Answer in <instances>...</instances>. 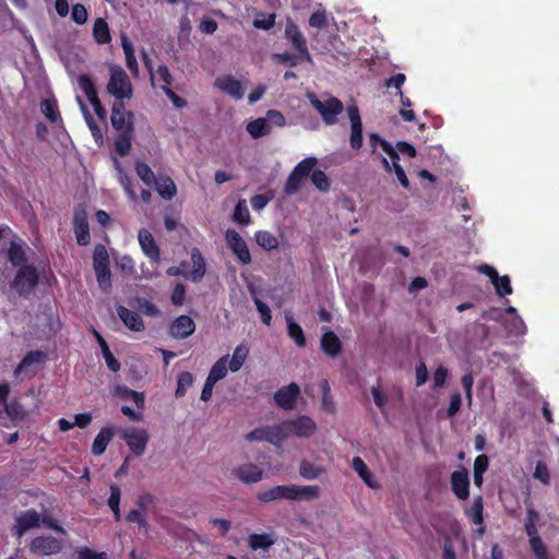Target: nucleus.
I'll return each instance as SVG.
<instances>
[{
	"mask_svg": "<svg viewBox=\"0 0 559 559\" xmlns=\"http://www.w3.org/2000/svg\"><path fill=\"white\" fill-rule=\"evenodd\" d=\"M45 358V355L43 352L35 350L28 353L22 361L19 364V366L14 370V376L16 378H23V377H29L34 374L33 367L35 365L40 364Z\"/></svg>",
	"mask_w": 559,
	"mask_h": 559,
	"instance_id": "19",
	"label": "nucleus"
},
{
	"mask_svg": "<svg viewBox=\"0 0 559 559\" xmlns=\"http://www.w3.org/2000/svg\"><path fill=\"white\" fill-rule=\"evenodd\" d=\"M405 75L403 73H397L395 74L394 76L390 78L388 81H386V86H393L395 87L396 90H399V94L401 96V100H402V105L404 106H411V102L408 98H404L403 97V93L401 91V87L402 85L404 84L405 82Z\"/></svg>",
	"mask_w": 559,
	"mask_h": 559,
	"instance_id": "61",
	"label": "nucleus"
},
{
	"mask_svg": "<svg viewBox=\"0 0 559 559\" xmlns=\"http://www.w3.org/2000/svg\"><path fill=\"white\" fill-rule=\"evenodd\" d=\"M311 181L320 191L325 192L330 189V180L322 170H313L311 174Z\"/></svg>",
	"mask_w": 559,
	"mask_h": 559,
	"instance_id": "59",
	"label": "nucleus"
},
{
	"mask_svg": "<svg viewBox=\"0 0 559 559\" xmlns=\"http://www.w3.org/2000/svg\"><path fill=\"white\" fill-rule=\"evenodd\" d=\"M302 181L304 178L293 170L286 180L285 192L287 194L297 193L301 188Z\"/></svg>",
	"mask_w": 559,
	"mask_h": 559,
	"instance_id": "56",
	"label": "nucleus"
},
{
	"mask_svg": "<svg viewBox=\"0 0 559 559\" xmlns=\"http://www.w3.org/2000/svg\"><path fill=\"white\" fill-rule=\"evenodd\" d=\"M112 438L114 429L111 427L102 428L92 444V453L94 455H102L106 451V448Z\"/></svg>",
	"mask_w": 559,
	"mask_h": 559,
	"instance_id": "30",
	"label": "nucleus"
},
{
	"mask_svg": "<svg viewBox=\"0 0 559 559\" xmlns=\"http://www.w3.org/2000/svg\"><path fill=\"white\" fill-rule=\"evenodd\" d=\"M506 314H511L509 320L503 321V325L510 335H524L526 333V325L523 319L518 314L514 307H508L503 311Z\"/></svg>",
	"mask_w": 559,
	"mask_h": 559,
	"instance_id": "24",
	"label": "nucleus"
},
{
	"mask_svg": "<svg viewBox=\"0 0 559 559\" xmlns=\"http://www.w3.org/2000/svg\"><path fill=\"white\" fill-rule=\"evenodd\" d=\"M114 167L117 171V178L120 185L122 186L124 192L128 194L130 200H136V193L132 188L131 179L124 174L120 162L117 158H114Z\"/></svg>",
	"mask_w": 559,
	"mask_h": 559,
	"instance_id": "38",
	"label": "nucleus"
},
{
	"mask_svg": "<svg viewBox=\"0 0 559 559\" xmlns=\"http://www.w3.org/2000/svg\"><path fill=\"white\" fill-rule=\"evenodd\" d=\"M138 239L144 254L153 261H159V248L153 235L147 229L142 228L139 230Z\"/></svg>",
	"mask_w": 559,
	"mask_h": 559,
	"instance_id": "21",
	"label": "nucleus"
},
{
	"mask_svg": "<svg viewBox=\"0 0 559 559\" xmlns=\"http://www.w3.org/2000/svg\"><path fill=\"white\" fill-rule=\"evenodd\" d=\"M194 330V321L188 316H180L171 323L169 333L175 338H187Z\"/></svg>",
	"mask_w": 559,
	"mask_h": 559,
	"instance_id": "22",
	"label": "nucleus"
},
{
	"mask_svg": "<svg viewBox=\"0 0 559 559\" xmlns=\"http://www.w3.org/2000/svg\"><path fill=\"white\" fill-rule=\"evenodd\" d=\"M106 90L108 94L115 97L116 102L130 99L133 95L132 83L126 71L119 66L109 68V80Z\"/></svg>",
	"mask_w": 559,
	"mask_h": 559,
	"instance_id": "2",
	"label": "nucleus"
},
{
	"mask_svg": "<svg viewBox=\"0 0 559 559\" xmlns=\"http://www.w3.org/2000/svg\"><path fill=\"white\" fill-rule=\"evenodd\" d=\"M193 383V376L188 372L183 371L178 376V385L176 390V396L181 397L186 394L187 390L192 385Z\"/></svg>",
	"mask_w": 559,
	"mask_h": 559,
	"instance_id": "54",
	"label": "nucleus"
},
{
	"mask_svg": "<svg viewBox=\"0 0 559 559\" xmlns=\"http://www.w3.org/2000/svg\"><path fill=\"white\" fill-rule=\"evenodd\" d=\"M285 319L287 322L288 335L295 341L297 346L304 347L306 345V338L304 336V331L301 326L294 321L292 314L289 313L285 314Z\"/></svg>",
	"mask_w": 559,
	"mask_h": 559,
	"instance_id": "39",
	"label": "nucleus"
},
{
	"mask_svg": "<svg viewBox=\"0 0 559 559\" xmlns=\"http://www.w3.org/2000/svg\"><path fill=\"white\" fill-rule=\"evenodd\" d=\"M347 115L350 121V146L358 150L362 145V123L358 107L350 105L347 107Z\"/></svg>",
	"mask_w": 559,
	"mask_h": 559,
	"instance_id": "15",
	"label": "nucleus"
},
{
	"mask_svg": "<svg viewBox=\"0 0 559 559\" xmlns=\"http://www.w3.org/2000/svg\"><path fill=\"white\" fill-rule=\"evenodd\" d=\"M233 475L245 484H255L263 477V471L253 463H243L233 469Z\"/></svg>",
	"mask_w": 559,
	"mask_h": 559,
	"instance_id": "17",
	"label": "nucleus"
},
{
	"mask_svg": "<svg viewBox=\"0 0 559 559\" xmlns=\"http://www.w3.org/2000/svg\"><path fill=\"white\" fill-rule=\"evenodd\" d=\"M114 394L121 400L132 401L139 408L144 407V394L141 392L133 391L126 385H117Z\"/></svg>",
	"mask_w": 559,
	"mask_h": 559,
	"instance_id": "32",
	"label": "nucleus"
},
{
	"mask_svg": "<svg viewBox=\"0 0 559 559\" xmlns=\"http://www.w3.org/2000/svg\"><path fill=\"white\" fill-rule=\"evenodd\" d=\"M87 17L88 13L83 4L78 3L72 7L71 19L73 22H75L79 25H83L84 23H86Z\"/></svg>",
	"mask_w": 559,
	"mask_h": 559,
	"instance_id": "62",
	"label": "nucleus"
},
{
	"mask_svg": "<svg viewBox=\"0 0 559 559\" xmlns=\"http://www.w3.org/2000/svg\"><path fill=\"white\" fill-rule=\"evenodd\" d=\"M477 271L481 274L487 275L490 278L491 284L495 287L496 294L500 297L512 294L511 281L508 275L500 276L497 270L489 264H481L477 267Z\"/></svg>",
	"mask_w": 559,
	"mask_h": 559,
	"instance_id": "10",
	"label": "nucleus"
},
{
	"mask_svg": "<svg viewBox=\"0 0 559 559\" xmlns=\"http://www.w3.org/2000/svg\"><path fill=\"white\" fill-rule=\"evenodd\" d=\"M275 543V539L272 534L263 533V534H251L248 537V545L252 550H267Z\"/></svg>",
	"mask_w": 559,
	"mask_h": 559,
	"instance_id": "34",
	"label": "nucleus"
},
{
	"mask_svg": "<svg viewBox=\"0 0 559 559\" xmlns=\"http://www.w3.org/2000/svg\"><path fill=\"white\" fill-rule=\"evenodd\" d=\"M483 511H484V501H483L481 496L475 497L473 499L471 506H468L464 509V513L471 520V522L473 524L479 526V528H478L479 535H483L484 531H485V528L483 526V524H484Z\"/></svg>",
	"mask_w": 559,
	"mask_h": 559,
	"instance_id": "23",
	"label": "nucleus"
},
{
	"mask_svg": "<svg viewBox=\"0 0 559 559\" xmlns=\"http://www.w3.org/2000/svg\"><path fill=\"white\" fill-rule=\"evenodd\" d=\"M117 313L124 325L130 330L139 332L144 329V322L139 313L131 311L123 306H119L117 308Z\"/></svg>",
	"mask_w": 559,
	"mask_h": 559,
	"instance_id": "27",
	"label": "nucleus"
},
{
	"mask_svg": "<svg viewBox=\"0 0 559 559\" xmlns=\"http://www.w3.org/2000/svg\"><path fill=\"white\" fill-rule=\"evenodd\" d=\"M156 80L160 82V88L166 92V88H170L169 86L173 83V76L166 66H158L156 70Z\"/></svg>",
	"mask_w": 559,
	"mask_h": 559,
	"instance_id": "60",
	"label": "nucleus"
},
{
	"mask_svg": "<svg viewBox=\"0 0 559 559\" xmlns=\"http://www.w3.org/2000/svg\"><path fill=\"white\" fill-rule=\"evenodd\" d=\"M267 119L269 126L272 127H283L286 123V119L284 115L278 110H269L266 112V116L264 117Z\"/></svg>",
	"mask_w": 559,
	"mask_h": 559,
	"instance_id": "64",
	"label": "nucleus"
},
{
	"mask_svg": "<svg viewBox=\"0 0 559 559\" xmlns=\"http://www.w3.org/2000/svg\"><path fill=\"white\" fill-rule=\"evenodd\" d=\"M98 286L102 290L108 292L111 287V274L109 267L95 270Z\"/></svg>",
	"mask_w": 559,
	"mask_h": 559,
	"instance_id": "57",
	"label": "nucleus"
},
{
	"mask_svg": "<svg viewBox=\"0 0 559 559\" xmlns=\"http://www.w3.org/2000/svg\"><path fill=\"white\" fill-rule=\"evenodd\" d=\"M530 546L536 559H548L547 547L538 535L530 536Z\"/></svg>",
	"mask_w": 559,
	"mask_h": 559,
	"instance_id": "50",
	"label": "nucleus"
},
{
	"mask_svg": "<svg viewBox=\"0 0 559 559\" xmlns=\"http://www.w3.org/2000/svg\"><path fill=\"white\" fill-rule=\"evenodd\" d=\"M118 433L126 441L133 455L141 456L145 452L150 440L146 429L130 427L119 429Z\"/></svg>",
	"mask_w": 559,
	"mask_h": 559,
	"instance_id": "4",
	"label": "nucleus"
},
{
	"mask_svg": "<svg viewBox=\"0 0 559 559\" xmlns=\"http://www.w3.org/2000/svg\"><path fill=\"white\" fill-rule=\"evenodd\" d=\"M133 132H120L115 139V151L121 155L126 156L129 154L131 150V141H132Z\"/></svg>",
	"mask_w": 559,
	"mask_h": 559,
	"instance_id": "46",
	"label": "nucleus"
},
{
	"mask_svg": "<svg viewBox=\"0 0 559 559\" xmlns=\"http://www.w3.org/2000/svg\"><path fill=\"white\" fill-rule=\"evenodd\" d=\"M317 163L318 159L316 157H307L298 163L293 170L305 179L312 171Z\"/></svg>",
	"mask_w": 559,
	"mask_h": 559,
	"instance_id": "55",
	"label": "nucleus"
},
{
	"mask_svg": "<svg viewBox=\"0 0 559 559\" xmlns=\"http://www.w3.org/2000/svg\"><path fill=\"white\" fill-rule=\"evenodd\" d=\"M451 490L459 500H467L469 497V475L465 467H461L451 474Z\"/></svg>",
	"mask_w": 559,
	"mask_h": 559,
	"instance_id": "11",
	"label": "nucleus"
},
{
	"mask_svg": "<svg viewBox=\"0 0 559 559\" xmlns=\"http://www.w3.org/2000/svg\"><path fill=\"white\" fill-rule=\"evenodd\" d=\"M257 243L266 251L274 250L278 247V239L267 230H259L254 235Z\"/></svg>",
	"mask_w": 559,
	"mask_h": 559,
	"instance_id": "42",
	"label": "nucleus"
},
{
	"mask_svg": "<svg viewBox=\"0 0 559 559\" xmlns=\"http://www.w3.org/2000/svg\"><path fill=\"white\" fill-rule=\"evenodd\" d=\"M227 362H228V355H225L221 357L211 368L207 379L213 382H218L219 380L224 379L227 374Z\"/></svg>",
	"mask_w": 559,
	"mask_h": 559,
	"instance_id": "40",
	"label": "nucleus"
},
{
	"mask_svg": "<svg viewBox=\"0 0 559 559\" xmlns=\"http://www.w3.org/2000/svg\"><path fill=\"white\" fill-rule=\"evenodd\" d=\"M266 436L267 442L274 445H281L285 440L288 439L285 423L282 421L278 425L266 427Z\"/></svg>",
	"mask_w": 559,
	"mask_h": 559,
	"instance_id": "37",
	"label": "nucleus"
},
{
	"mask_svg": "<svg viewBox=\"0 0 559 559\" xmlns=\"http://www.w3.org/2000/svg\"><path fill=\"white\" fill-rule=\"evenodd\" d=\"M352 467L366 484V486L371 489H378L380 487L379 481L360 456H355L352 460Z\"/></svg>",
	"mask_w": 559,
	"mask_h": 559,
	"instance_id": "25",
	"label": "nucleus"
},
{
	"mask_svg": "<svg viewBox=\"0 0 559 559\" xmlns=\"http://www.w3.org/2000/svg\"><path fill=\"white\" fill-rule=\"evenodd\" d=\"M73 227L78 243L80 246H86L90 242V228L87 216L84 212L75 214Z\"/></svg>",
	"mask_w": 559,
	"mask_h": 559,
	"instance_id": "26",
	"label": "nucleus"
},
{
	"mask_svg": "<svg viewBox=\"0 0 559 559\" xmlns=\"http://www.w3.org/2000/svg\"><path fill=\"white\" fill-rule=\"evenodd\" d=\"M300 393L298 384L290 383L281 388L274 395L275 402L285 409H293Z\"/></svg>",
	"mask_w": 559,
	"mask_h": 559,
	"instance_id": "18",
	"label": "nucleus"
},
{
	"mask_svg": "<svg viewBox=\"0 0 559 559\" xmlns=\"http://www.w3.org/2000/svg\"><path fill=\"white\" fill-rule=\"evenodd\" d=\"M191 261H192V270H191L190 274L188 275V277L192 282H200L203 278V276L205 275L206 265H205V261H204L199 249L193 248L191 250Z\"/></svg>",
	"mask_w": 559,
	"mask_h": 559,
	"instance_id": "28",
	"label": "nucleus"
},
{
	"mask_svg": "<svg viewBox=\"0 0 559 559\" xmlns=\"http://www.w3.org/2000/svg\"><path fill=\"white\" fill-rule=\"evenodd\" d=\"M78 99V103L80 105V108L83 112V116H84V119L95 139V141L97 143H102L103 141V133H102V130L98 128V126L96 124L94 118L92 117V115L90 114L86 105L83 103V100L81 99V97H76Z\"/></svg>",
	"mask_w": 559,
	"mask_h": 559,
	"instance_id": "41",
	"label": "nucleus"
},
{
	"mask_svg": "<svg viewBox=\"0 0 559 559\" xmlns=\"http://www.w3.org/2000/svg\"><path fill=\"white\" fill-rule=\"evenodd\" d=\"M78 84H79L80 88L85 93L88 100L94 97H97L96 88L94 86L93 81L91 80V78L88 75H86V74L80 75L78 79Z\"/></svg>",
	"mask_w": 559,
	"mask_h": 559,
	"instance_id": "53",
	"label": "nucleus"
},
{
	"mask_svg": "<svg viewBox=\"0 0 559 559\" xmlns=\"http://www.w3.org/2000/svg\"><path fill=\"white\" fill-rule=\"evenodd\" d=\"M249 354V348L245 344H239L233 353L230 360L227 362L231 372H237L243 366Z\"/></svg>",
	"mask_w": 559,
	"mask_h": 559,
	"instance_id": "36",
	"label": "nucleus"
},
{
	"mask_svg": "<svg viewBox=\"0 0 559 559\" xmlns=\"http://www.w3.org/2000/svg\"><path fill=\"white\" fill-rule=\"evenodd\" d=\"M9 260L14 266H21L25 262V251L21 243L12 241L8 251Z\"/></svg>",
	"mask_w": 559,
	"mask_h": 559,
	"instance_id": "48",
	"label": "nucleus"
},
{
	"mask_svg": "<svg viewBox=\"0 0 559 559\" xmlns=\"http://www.w3.org/2000/svg\"><path fill=\"white\" fill-rule=\"evenodd\" d=\"M135 171L140 179L147 186H153L154 182L156 181L153 170L145 163H136Z\"/></svg>",
	"mask_w": 559,
	"mask_h": 559,
	"instance_id": "52",
	"label": "nucleus"
},
{
	"mask_svg": "<svg viewBox=\"0 0 559 559\" xmlns=\"http://www.w3.org/2000/svg\"><path fill=\"white\" fill-rule=\"evenodd\" d=\"M97 341H98V344L102 348V353H103V356L106 360V364L108 366V368L114 371V372H117L119 369H120V364L118 362V360L114 357V355L111 354L107 343L105 342V340L97 333V332H94Z\"/></svg>",
	"mask_w": 559,
	"mask_h": 559,
	"instance_id": "45",
	"label": "nucleus"
},
{
	"mask_svg": "<svg viewBox=\"0 0 559 559\" xmlns=\"http://www.w3.org/2000/svg\"><path fill=\"white\" fill-rule=\"evenodd\" d=\"M540 521V514L532 507L526 506L525 531L528 536L538 535L537 525Z\"/></svg>",
	"mask_w": 559,
	"mask_h": 559,
	"instance_id": "44",
	"label": "nucleus"
},
{
	"mask_svg": "<svg viewBox=\"0 0 559 559\" xmlns=\"http://www.w3.org/2000/svg\"><path fill=\"white\" fill-rule=\"evenodd\" d=\"M41 112L49 119L51 122H57L59 120V114L57 111V105L53 100L45 99L40 104Z\"/></svg>",
	"mask_w": 559,
	"mask_h": 559,
	"instance_id": "58",
	"label": "nucleus"
},
{
	"mask_svg": "<svg viewBox=\"0 0 559 559\" xmlns=\"http://www.w3.org/2000/svg\"><path fill=\"white\" fill-rule=\"evenodd\" d=\"M29 549L39 556H49L61 550V543L51 536H39L32 540Z\"/></svg>",
	"mask_w": 559,
	"mask_h": 559,
	"instance_id": "16",
	"label": "nucleus"
},
{
	"mask_svg": "<svg viewBox=\"0 0 559 559\" xmlns=\"http://www.w3.org/2000/svg\"><path fill=\"white\" fill-rule=\"evenodd\" d=\"M321 348L330 357H336L341 352V341L338 336L332 332H325L321 337Z\"/></svg>",
	"mask_w": 559,
	"mask_h": 559,
	"instance_id": "29",
	"label": "nucleus"
},
{
	"mask_svg": "<svg viewBox=\"0 0 559 559\" xmlns=\"http://www.w3.org/2000/svg\"><path fill=\"white\" fill-rule=\"evenodd\" d=\"M93 36L98 44H107L110 41V32L107 22L99 17L94 22Z\"/></svg>",
	"mask_w": 559,
	"mask_h": 559,
	"instance_id": "43",
	"label": "nucleus"
},
{
	"mask_svg": "<svg viewBox=\"0 0 559 559\" xmlns=\"http://www.w3.org/2000/svg\"><path fill=\"white\" fill-rule=\"evenodd\" d=\"M293 500H313L320 495V488L316 485H292Z\"/></svg>",
	"mask_w": 559,
	"mask_h": 559,
	"instance_id": "31",
	"label": "nucleus"
},
{
	"mask_svg": "<svg viewBox=\"0 0 559 559\" xmlns=\"http://www.w3.org/2000/svg\"><path fill=\"white\" fill-rule=\"evenodd\" d=\"M257 498L262 502H273L277 500H293L292 485H278L260 491Z\"/></svg>",
	"mask_w": 559,
	"mask_h": 559,
	"instance_id": "20",
	"label": "nucleus"
},
{
	"mask_svg": "<svg viewBox=\"0 0 559 559\" xmlns=\"http://www.w3.org/2000/svg\"><path fill=\"white\" fill-rule=\"evenodd\" d=\"M94 270L109 267V257L103 245H97L93 254Z\"/></svg>",
	"mask_w": 559,
	"mask_h": 559,
	"instance_id": "49",
	"label": "nucleus"
},
{
	"mask_svg": "<svg viewBox=\"0 0 559 559\" xmlns=\"http://www.w3.org/2000/svg\"><path fill=\"white\" fill-rule=\"evenodd\" d=\"M288 438H309L317 430V424L309 416H298L293 419L284 420Z\"/></svg>",
	"mask_w": 559,
	"mask_h": 559,
	"instance_id": "6",
	"label": "nucleus"
},
{
	"mask_svg": "<svg viewBox=\"0 0 559 559\" xmlns=\"http://www.w3.org/2000/svg\"><path fill=\"white\" fill-rule=\"evenodd\" d=\"M133 114L126 110L122 102H115L111 106L110 122L119 132H133Z\"/></svg>",
	"mask_w": 559,
	"mask_h": 559,
	"instance_id": "7",
	"label": "nucleus"
},
{
	"mask_svg": "<svg viewBox=\"0 0 559 559\" xmlns=\"http://www.w3.org/2000/svg\"><path fill=\"white\" fill-rule=\"evenodd\" d=\"M127 521L130 523H138L144 532H147V522L145 519V512L134 509L127 514Z\"/></svg>",
	"mask_w": 559,
	"mask_h": 559,
	"instance_id": "63",
	"label": "nucleus"
},
{
	"mask_svg": "<svg viewBox=\"0 0 559 559\" xmlns=\"http://www.w3.org/2000/svg\"><path fill=\"white\" fill-rule=\"evenodd\" d=\"M38 281V275L33 266H22L14 280L13 286L19 294L25 295L33 290Z\"/></svg>",
	"mask_w": 559,
	"mask_h": 559,
	"instance_id": "12",
	"label": "nucleus"
},
{
	"mask_svg": "<svg viewBox=\"0 0 559 559\" xmlns=\"http://www.w3.org/2000/svg\"><path fill=\"white\" fill-rule=\"evenodd\" d=\"M225 240L227 247L233 251V253L237 257L240 263H251V254L248 249V246L238 231H236L235 229H227L225 233Z\"/></svg>",
	"mask_w": 559,
	"mask_h": 559,
	"instance_id": "8",
	"label": "nucleus"
},
{
	"mask_svg": "<svg viewBox=\"0 0 559 559\" xmlns=\"http://www.w3.org/2000/svg\"><path fill=\"white\" fill-rule=\"evenodd\" d=\"M328 468L322 462V457L318 454L311 457H304L299 463V475L307 480H313L320 478L326 474Z\"/></svg>",
	"mask_w": 559,
	"mask_h": 559,
	"instance_id": "9",
	"label": "nucleus"
},
{
	"mask_svg": "<svg viewBox=\"0 0 559 559\" xmlns=\"http://www.w3.org/2000/svg\"><path fill=\"white\" fill-rule=\"evenodd\" d=\"M155 189L164 200H171L177 193V187L169 177H160L154 182Z\"/></svg>",
	"mask_w": 559,
	"mask_h": 559,
	"instance_id": "33",
	"label": "nucleus"
},
{
	"mask_svg": "<svg viewBox=\"0 0 559 559\" xmlns=\"http://www.w3.org/2000/svg\"><path fill=\"white\" fill-rule=\"evenodd\" d=\"M40 524L61 534H66V531L59 526L50 515L45 514L41 516L35 510H27L15 518V524L12 528L13 534L17 537H22L27 531L38 527Z\"/></svg>",
	"mask_w": 559,
	"mask_h": 559,
	"instance_id": "1",
	"label": "nucleus"
},
{
	"mask_svg": "<svg viewBox=\"0 0 559 559\" xmlns=\"http://www.w3.org/2000/svg\"><path fill=\"white\" fill-rule=\"evenodd\" d=\"M382 150L388 155V157L381 158L384 169L389 173L393 170L400 183L406 189L409 188L408 178L399 164L400 157L396 150L389 142H382Z\"/></svg>",
	"mask_w": 559,
	"mask_h": 559,
	"instance_id": "5",
	"label": "nucleus"
},
{
	"mask_svg": "<svg viewBox=\"0 0 559 559\" xmlns=\"http://www.w3.org/2000/svg\"><path fill=\"white\" fill-rule=\"evenodd\" d=\"M234 219L243 225H248L251 221L249 209L247 206L246 200H239L235 211H234Z\"/></svg>",
	"mask_w": 559,
	"mask_h": 559,
	"instance_id": "51",
	"label": "nucleus"
},
{
	"mask_svg": "<svg viewBox=\"0 0 559 559\" xmlns=\"http://www.w3.org/2000/svg\"><path fill=\"white\" fill-rule=\"evenodd\" d=\"M120 498H121L120 488L117 485H111L110 486V496L108 499V506H109L110 510L112 511V513L115 515V520L117 522L120 521V519H121V513H120V508H119Z\"/></svg>",
	"mask_w": 559,
	"mask_h": 559,
	"instance_id": "47",
	"label": "nucleus"
},
{
	"mask_svg": "<svg viewBox=\"0 0 559 559\" xmlns=\"http://www.w3.org/2000/svg\"><path fill=\"white\" fill-rule=\"evenodd\" d=\"M246 129L253 139L262 138L272 132L267 119H265L264 117L250 121L247 124Z\"/></svg>",
	"mask_w": 559,
	"mask_h": 559,
	"instance_id": "35",
	"label": "nucleus"
},
{
	"mask_svg": "<svg viewBox=\"0 0 559 559\" xmlns=\"http://www.w3.org/2000/svg\"><path fill=\"white\" fill-rule=\"evenodd\" d=\"M285 36L299 52L300 58L311 63L312 58L308 51L306 39L296 24L290 21L287 22L285 26Z\"/></svg>",
	"mask_w": 559,
	"mask_h": 559,
	"instance_id": "13",
	"label": "nucleus"
},
{
	"mask_svg": "<svg viewBox=\"0 0 559 559\" xmlns=\"http://www.w3.org/2000/svg\"><path fill=\"white\" fill-rule=\"evenodd\" d=\"M308 99L311 106L320 114L323 121L329 126L336 123L337 116L344 109L342 102L329 94L322 95L321 97L314 94H308Z\"/></svg>",
	"mask_w": 559,
	"mask_h": 559,
	"instance_id": "3",
	"label": "nucleus"
},
{
	"mask_svg": "<svg viewBox=\"0 0 559 559\" xmlns=\"http://www.w3.org/2000/svg\"><path fill=\"white\" fill-rule=\"evenodd\" d=\"M214 86L236 100L241 99L246 92V86L231 75H221L216 78Z\"/></svg>",
	"mask_w": 559,
	"mask_h": 559,
	"instance_id": "14",
	"label": "nucleus"
}]
</instances>
